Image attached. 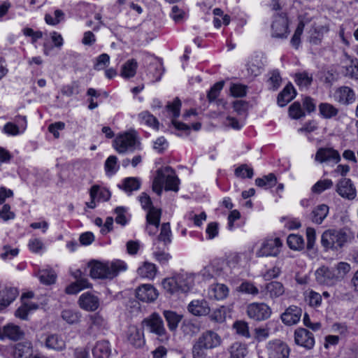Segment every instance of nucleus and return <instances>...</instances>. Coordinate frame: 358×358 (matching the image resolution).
<instances>
[{
    "label": "nucleus",
    "mask_w": 358,
    "mask_h": 358,
    "mask_svg": "<svg viewBox=\"0 0 358 358\" xmlns=\"http://www.w3.org/2000/svg\"><path fill=\"white\" fill-rule=\"evenodd\" d=\"M222 343L221 336L215 331L208 329L202 332L194 341L193 358H206V351L220 347Z\"/></svg>",
    "instance_id": "nucleus-1"
},
{
    "label": "nucleus",
    "mask_w": 358,
    "mask_h": 358,
    "mask_svg": "<svg viewBox=\"0 0 358 358\" xmlns=\"http://www.w3.org/2000/svg\"><path fill=\"white\" fill-rule=\"evenodd\" d=\"M180 180L176 175L175 171L170 166L161 168L157 171L152 182V190L160 196L163 187L166 191L177 192L179 189Z\"/></svg>",
    "instance_id": "nucleus-2"
},
{
    "label": "nucleus",
    "mask_w": 358,
    "mask_h": 358,
    "mask_svg": "<svg viewBox=\"0 0 358 358\" xmlns=\"http://www.w3.org/2000/svg\"><path fill=\"white\" fill-rule=\"evenodd\" d=\"M90 274L92 278L113 279L120 272L127 269V264L121 260H115L105 263L92 262L90 263Z\"/></svg>",
    "instance_id": "nucleus-3"
},
{
    "label": "nucleus",
    "mask_w": 358,
    "mask_h": 358,
    "mask_svg": "<svg viewBox=\"0 0 358 358\" xmlns=\"http://www.w3.org/2000/svg\"><path fill=\"white\" fill-rule=\"evenodd\" d=\"M354 238L353 234L347 229L325 231L321 238V243L327 250H340Z\"/></svg>",
    "instance_id": "nucleus-4"
},
{
    "label": "nucleus",
    "mask_w": 358,
    "mask_h": 358,
    "mask_svg": "<svg viewBox=\"0 0 358 358\" xmlns=\"http://www.w3.org/2000/svg\"><path fill=\"white\" fill-rule=\"evenodd\" d=\"M194 285V275L188 273H176L171 278H165L162 282L164 289L171 294L188 292Z\"/></svg>",
    "instance_id": "nucleus-5"
},
{
    "label": "nucleus",
    "mask_w": 358,
    "mask_h": 358,
    "mask_svg": "<svg viewBox=\"0 0 358 358\" xmlns=\"http://www.w3.org/2000/svg\"><path fill=\"white\" fill-rule=\"evenodd\" d=\"M268 358H289L291 349L285 342L280 339H274L266 345Z\"/></svg>",
    "instance_id": "nucleus-6"
},
{
    "label": "nucleus",
    "mask_w": 358,
    "mask_h": 358,
    "mask_svg": "<svg viewBox=\"0 0 358 358\" xmlns=\"http://www.w3.org/2000/svg\"><path fill=\"white\" fill-rule=\"evenodd\" d=\"M136 136L129 132L117 136L113 141V147L120 154L133 152L136 148Z\"/></svg>",
    "instance_id": "nucleus-7"
},
{
    "label": "nucleus",
    "mask_w": 358,
    "mask_h": 358,
    "mask_svg": "<svg viewBox=\"0 0 358 358\" xmlns=\"http://www.w3.org/2000/svg\"><path fill=\"white\" fill-rule=\"evenodd\" d=\"M282 241L279 238L265 239L256 252L257 257H276L280 253Z\"/></svg>",
    "instance_id": "nucleus-8"
},
{
    "label": "nucleus",
    "mask_w": 358,
    "mask_h": 358,
    "mask_svg": "<svg viewBox=\"0 0 358 358\" xmlns=\"http://www.w3.org/2000/svg\"><path fill=\"white\" fill-rule=\"evenodd\" d=\"M247 314L251 319L262 321L271 316V309L264 303H252L248 306Z\"/></svg>",
    "instance_id": "nucleus-9"
},
{
    "label": "nucleus",
    "mask_w": 358,
    "mask_h": 358,
    "mask_svg": "<svg viewBox=\"0 0 358 358\" xmlns=\"http://www.w3.org/2000/svg\"><path fill=\"white\" fill-rule=\"evenodd\" d=\"M142 324L145 326L150 333L159 337H164L166 331L164 325L162 318L156 313H152L148 317L143 320Z\"/></svg>",
    "instance_id": "nucleus-10"
},
{
    "label": "nucleus",
    "mask_w": 358,
    "mask_h": 358,
    "mask_svg": "<svg viewBox=\"0 0 358 358\" xmlns=\"http://www.w3.org/2000/svg\"><path fill=\"white\" fill-rule=\"evenodd\" d=\"M162 210L155 207L150 208L146 215L145 231L150 236H154L159 228Z\"/></svg>",
    "instance_id": "nucleus-11"
},
{
    "label": "nucleus",
    "mask_w": 358,
    "mask_h": 358,
    "mask_svg": "<svg viewBox=\"0 0 358 358\" xmlns=\"http://www.w3.org/2000/svg\"><path fill=\"white\" fill-rule=\"evenodd\" d=\"M336 191L342 198L348 200H353L357 196V190L353 182L350 179L346 178H342L338 182Z\"/></svg>",
    "instance_id": "nucleus-12"
},
{
    "label": "nucleus",
    "mask_w": 358,
    "mask_h": 358,
    "mask_svg": "<svg viewBox=\"0 0 358 358\" xmlns=\"http://www.w3.org/2000/svg\"><path fill=\"white\" fill-rule=\"evenodd\" d=\"M271 36L277 38H286L289 34L288 20L284 15L275 17L271 25Z\"/></svg>",
    "instance_id": "nucleus-13"
},
{
    "label": "nucleus",
    "mask_w": 358,
    "mask_h": 358,
    "mask_svg": "<svg viewBox=\"0 0 358 358\" xmlns=\"http://www.w3.org/2000/svg\"><path fill=\"white\" fill-rule=\"evenodd\" d=\"M294 342L296 345L310 350L315 345L313 334L304 328H298L294 331Z\"/></svg>",
    "instance_id": "nucleus-14"
},
{
    "label": "nucleus",
    "mask_w": 358,
    "mask_h": 358,
    "mask_svg": "<svg viewBox=\"0 0 358 358\" xmlns=\"http://www.w3.org/2000/svg\"><path fill=\"white\" fill-rule=\"evenodd\" d=\"M302 315V309L297 306H290L281 314L280 319L287 326L296 324Z\"/></svg>",
    "instance_id": "nucleus-15"
},
{
    "label": "nucleus",
    "mask_w": 358,
    "mask_h": 358,
    "mask_svg": "<svg viewBox=\"0 0 358 358\" xmlns=\"http://www.w3.org/2000/svg\"><path fill=\"white\" fill-rule=\"evenodd\" d=\"M315 160L319 163H338L341 161V156L339 152L332 148H320L316 152Z\"/></svg>",
    "instance_id": "nucleus-16"
},
{
    "label": "nucleus",
    "mask_w": 358,
    "mask_h": 358,
    "mask_svg": "<svg viewBox=\"0 0 358 358\" xmlns=\"http://www.w3.org/2000/svg\"><path fill=\"white\" fill-rule=\"evenodd\" d=\"M24 336V332L21 327L13 323L7 324L3 328H0L1 340L8 338L12 341H18Z\"/></svg>",
    "instance_id": "nucleus-17"
},
{
    "label": "nucleus",
    "mask_w": 358,
    "mask_h": 358,
    "mask_svg": "<svg viewBox=\"0 0 358 358\" xmlns=\"http://www.w3.org/2000/svg\"><path fill=\"white\" fill-rule=\"evenodd\" d=\"M78 303L80 308L86 311H95L100 305L98 296L89 292L82 294Z\"/></svg>",
    "instance_id": "nucleus-18"
},
{
    "label": "nucleus",
    "mask_w": 358,
    "mask_h": 358,
    "mask_svg": "<svg viewBox=\"0 0 358 358\" xmlns=\"http://www.w3.org/2000/svg\"><path fill=\"white\" fill-rule=\"evenodd\" d=\"M334 98L338 103L347 106L355 101V93L350 87L342 86L335 90Z\"/></svg>",
    "instance_id": "nucleus-19"
},
{
    "label": "nucleus",
    "mask_w": 358,
    "mask_h": 358,
    "mask_svg": "<svg viewBox=\"0 0 358 358\" xmlns=\"http://www.w3.org/2000/svg\"><path fill=\"white\" fill-rule=\"evenodd\" d=\"M315 275L320 284L333 285L338 282L333 268L322 266L316 271Z\"/></svg>",
    "instance_id": "nucleus-20"
},
{
    "label": "nucleus",
    "mask_w": 358,
    "mask_h": 358,
    "mask_svg": "<svg viewBox=\"0 0 358 358\" xmlns=\"http://www.w3.org/2000/svg\"><path fill=\"white\" fill-rule=\"evenodd\" d=\"M136 294L138 299L144 302L153 301L158 296L157 289L149 284H145L138 287Z\"/></svg>",
    "instance_id": "nucleus-21"
},
{
    "label": "nucleus",
    "mask_w": 358,
    "mask_h": 358,
    "mask_svg": "<svg viewBox=\"0 0 358 358\" xmlns=\"http://www.w3.org/2000/svg\"><path fill=\"white\" fill-rule=\"evenodd\" d=\"M44 345L46 348L57 352H61L66 348V342L60 335L57 334L47 335Z\"/></svg>",
    "instance_id": "nucleus-22"
},
{
    "label": "nucleus",
    "mask_w": 358,
    "mask_h": 358,
    "mask_svg": "<svg viewBox=\"0 0 358 358\" xmlns=\"http://www.w3.org/2000/svg\"><path fill=\"white\" fill-rule=\"evenodd\" d=\"M187 309L189 313L195 316L207 315L210 311L208 303L204 299L191 301Z\"/></svg>",
    "instance_id": "nucleus-23"
},
{
    "label": "nucleus",
    "mask_w": 358,
    "mask_h": 358,
    "mask_svg": "<svg viewBox=\"0 0 358 358\" xmlns=\"http://www.w3.org/2000/svg\"><path fill=\"white\" fill-rule=\"evenodd\" d=\"M18 295V291L15 287H5L0 291V312L8 307Z\"/></svg>",
    "instance_id": "nucleus-24"
},
{
    "label": "nucleus",
    "mask_w": 358,
    "mask_h": 358,
    "mask_svg": "<svg viewBox=\"0 0 358 358\" xmlns=\"http://www.w3.org/2000/svg\"><path fill=\"white\" fill-rule=\"evenodd\" d=\"M127 339L136 348H141L145 344L143 333L136 327H130L128 329Z\"/></svg>",
    "instance_id": "nucleus-25"
},
{
    "label": "nucleus",
    "mask_w": 358,
    "mask_h": 358,
    "mask_svg": "<svg viewBox=\"0 0 358 358\" xmlns=\"http://www.w3.org/2000/svg\"><path fill=\"white\" fill-rule=\"evenodd\" d=\"M229 294L228 287L224 284H213L208 291V296L216 300H222L225 299Z\"/></svg>",
    "instance_id": "nucleus-26"
},
{
    "label": "nucleus",
    "mask_w": 358,
    "mask_h": 358,
    "mask_svg": "<svg viewBox=\"0 0 358 358\" xmlns=\"http://www.w3.org/2000/svg\"><path fill=\"white\" fill-rule=\"evenodd\" d=\"M32 344L30 342L18 343L13 348V357L15 358H29L32 355Z\"/></svg>",
    "instance_id": "nucleus-27"
},
{
    "label": "nucleus",
    "mask_w": 358,
    "mask_h": 358,
    "mask_svg": "<svg viewBox=\"0 0 358 358\" xmlns=\"http://www.w3.org/2000/svg\"><path fill=\"white\" fill-rule=\"evenodd\" d=\"M329 206L326 204L317 206L310 214V219L315 224H320L329 213Z\"/></svg>",
    "instance_id": "nucleus-28"
},
{
    "label": "nucleus",
    "mask_w": 358,
    "mask_h": 358,
    "mask_svg": "<svg viewBox=\"0 0 358 358\" xmlns=\"http://www.w3.org/2000/svg\"><path fill=\"white\" fill-rule=\"evenodd\" d=\"M110 352V346L108 341H98L92 350L94 358H108Z\"/></svg>",
    "instance_id": "nucleus-29"
},
{
    "label": "nucleus",
    "mask_w": 358,
    "mask_h": 358,
    "mask_svg": "<svg viewBox=\"0 0 358 358\" xmlns=\"http://www.w3.org/2000/svg\"><path fill=\"white\" fill-rule=\"evenodd\" d=\"M295 90L292 84L287 85L277 98L278 104L283 107L295 96Z\"/></svg>",
    "instance_id": "nucleus-30"
},
{
    "label": "nucleus",
    "mask_w": 358,
    "mask_h": 358,
    "mask_svg": "<svg viewBox=\"0 0 358 358\" xmlns=\"http://www.w3.org/2000/svg\"><path fill=\"white\" fill-rule=\"evenodd\" d=\"M266 293L271 299H276L284 294L285 289L282 282L271 281L266 285Z\"/></svg>",
    "instance_id": "nucleus-31"
},
{
    "label": "nucleus",
    "mask_w": 358,
    "mask_h": 358,
    "mask_svg": "<svg viewBox=\"0 0 358 358\" xmlns=\"http://www.w3.org/2000/svg\"><path fill=\"white\" fill-rule=\"evenodd\" d=\"M318 108L320 115L325 119L335 118L339 113L338 108L329 103H321Z\"/></svg>",
    "instance_id": "nucleus-32"
},
{
    "label": "nucleus",
    "mask_w": 358,
    "mask_h": 358,
    "mask_svg": "<svg viewBox=\"0 0 358 358\" xmlns=\"http://www.w3.org/2000/svg\"><path fill=\"white\" fill-rule=\"evenodd\" d=\"M157 271L155 264L150 262H144L137 270L139 276L150 280H152L155 277Z\"/></svg>",
    "instance_id": "nucleus-33"
},
{
    "label": "nucleus",
    "mask_w": 358,
    "mask_h": 358,
    "mask_svg": "<svg viewBox=\"0 0 358 358\" xmlns=\"http://www.w3.org/2000/svg\"><path fill=\"white\" fill-rule=\"evenodd\" d=\"M118 187L127 193L131 194L133 191L140 189L141 180L138 178H127L123 180L122 185H118Z\"/></svg>",
    "instance_id": "nucleus-34"
},
{
    "label": "nucleus",
    "mask_w": 358,
    "mask_h": 358,
    "mask_svg": "<svg viewBox=\"0 0 358 358\" xmlns=\"http://www.w3.org/2000/svg\"><path fill=\"white\" fill-rule=\"evenodd\" d=\"M230 358H245L248 354L247 345L240 342H235L229 348Z\"/></svg>",
    "instance_id": "nucleus-35"
},
{
    "label": "nucleus",
    "mask_w": 358,
    "mask_h": 358,
    "mask_svg": "<svg viewBox=\"0 0 358 358\" xmlns=\"http://www.w3.org/2000/svg\"><path fill=\"white\" fill-rule=\"evenodd\" d=\"M137 62L134 59H129L122 66L121 76L124 78H132L136 73Z\"/></svg>",
    "instance_id": "nucleus-36"
},
{
    "label": "nucleus",
    "mask_w": 358,
    "mask_h": 358,
    "mask_svg": "<svg viewBox=\"0 0 358 358\" xmlns=\"http://www.w3.org/2000/svg\"><path fill=\"white\" fill-rule=\"evenodd\" d=\"M163 314L168 324L169 329L171 331H175L182 319L181 315L171 310H164Z\"/></svg>",
    "instance_id": "nucleus-37"
},
{
    "label": "nucleus",
    "mask_w": 358,
    "mask_h": 358,
    "mask_svg": "<svg viewBox=\"0 0 358 358\" xmlns=\"http://www.w3.org/2000/svg\"><path fill=\"white\" fill-rule=\"evenodd\" d=\"M157 243H163L167 246L171 242V231L169 222L163 223L161 226L160 234L157 238Z\"/></svg>",
    "instance_id": "nucleus-38"
},
{
    "label": "nucleus",
    "mask_w": 358,
    "mask_h": 358,
    "mask_svg": "<svg viewBox=\"0 0 358 358\" xmlns=\"http://www.w3.org/2000/svg\"><path fill=\"white\" fill-rule=\"evenodd\" d=\"M138 119L141 124H144L156 129H158L159 128V122L157 119L147 110L139 113Z\"/></svg>",
    "instance_id": "nucleus-39"
},
{
    "label": "nucleus",
    "mask_w": 358,
    "mask_h": 358,
    "mask_svg": "<svg viewBox=\"0 0 358 358\" xmlns=\"http://www.w3.org/2000/svg\"><path fill=\"white\" fill-rule=\"evenodd\" d=\"M336 278H337L338 281H341L343 280L347 274L350 271L351 266L350 264L344 262H338L337 264L333 267Z\"/></svg>",
    "instance_id": "nucleus-40"
},
{
    "label": "nucleus",
    "mask_w": 358,
    "mask_h": 358,
    "mask_svg": "<svg viewBox=\"0 0 358 358\" xmlns=\"http://www.w3.org/2000/svg\"><path fill=\"white\" fill-rule=\"evenodd\" d=\"M287 243L289 248L294 250H302L305 245L303 238L297 234L289 235Z\"/></svg>",
    "instance_id": "nucleus-41"
},
{
    "label": "nucleus",
    "mask_w": 358,
    "mask_h": 358,
    "mask_svg": "<svg viewBox=\"0 0 358 358\" xmlns=\"http://www.w3.org/2000/svg\"><path fill=\"white\" fill-rule=\"evenodd\" d=\"M277 183V178L273 173H269L263 178H258L255 180V184L260 187L266 189L271 188Z\"/></svg>",
    "instance_id": "nucleus-42"
},
{
    "label": "nucleus",
    "mask_w": 358,
    "mask_h": 358,
    "mask_svg": "<svg viewBox=\"0 0 358 358\" xmlns=\"http://www.w3.org/2000/svg\"><path fill=\"white\" fill-rule=\"evenodd\" d=\"M313 74L303 71L295 74V82L301 87L308 88L313 82Z\"/></svg>",
    "instance_id": "nucleus-43"
},
{
    "label": "nucleus",
    "mask_w": 358,
    "mask_h": 358,
    "mask_svg": "<svg viewBox=\"0 0 358 358\" xmlns=\"http://www.w3.org/2000/svg\"><path fill=\"white\" fill-rule=\"evenodd\" d=\"M264 64L258 56H255L248 64V71L252 76H257L261 73Z\"/></svg>",
    "instance_id": "nucleus-44"
},
{
    "label": "nucleus",
    "mask_w": 358,
    "mask_h": 358,
    "mask_svg": "<svg viewBox=\"0 0 358 358\" xmlns=\"http://www.w3.org/2000/svg\"><path fill=\"white\" fill-rule=\"evenodd\" d=\"M282 83V78L278 70H273L268 73V78L267 80L268 89L273 91L277 90Z\"/></svg>",
    "instance_id": "nucleus-45"
},
{
    "label": "nucleus",
    "mask_w": 358,
    "mask_h": 358,
    "mask_svg": "<svg viewBox=\"0 0 358 358\" xmlns=\"http://www.w3.org/2000/svg\"><path fill=\"white\" fill-rule=\"evenodd\" d=\"M39 278L42 283L51 285L55 282L57 275L51 268H47L39 271Z\"/></svg>",
    "instance_id": "nucleus-46"
},
{
    "label": "nucleus",
    "mask_w": 358,
    "mask_h": 358,
    "mask_svg": "<svg viewBox=\"0 0 358 358\" xmlns=\"http://www.w3.org/2000/svg\"><path fill=\"white\" fill-rule=\"evenodd\" d=\"M61 316L67 323L72 324L78 323L80 321L81 315L78 311L66 309L62 312Z\"/></svg>",
    "instance_id": "nucleus-47"
},
{
    "label": "nucleus",
    "mask_w": 358,
    "mask_h": 358,
    "mask_svg": "<svg viewBox=\"0 0 358 358\" xmlns=\"http://www.w3.org/2000/svg\"><path fill=\"white\" fill-rule=\"evenodd\" d=\"M344 75L351 79L358 80V61L351 59L350 64L345 67Z\"/></svg>",
    "instance_id": "nucleus-48"
},
{
    "label": "nucleus",
    "mask_w": 358,
    "mask_h": 358,
    "mask_svg": "<svg viewBox=\"0 0 358 358\" xmlns=\"http://www.w3.org/2000/svg\"><path fill=\"white\" fill-rule=\"evenodd\" d=\"M305 27V24L303 21H300L297 25V27L294 33V35L292 36L290 43L292 45L296 48L298 49L300 44H301V36L303 34V29Z\"/></svg>",
    "instance_id": "nucleus-49"
},
{
    "label": "nucleus",
    "mask_w": 358,
    "mask_h": 358,
    "mask_svg": "<svg viewBox=\"0 0 358 358\" xmlns=\"http://www.w3.org/2000/svg\"><path fill=\"white\" fill-rule=\"evenodd\" d=\"M289 115L292 119L297 120L304 117L306 113L302 109L301 103L299 101H295L289 107Z\"/></svg>",
    "instance_id": "nucleus-50"
},
{
    "label": "nucleus",
    "mask_w": 358,
    "mask_h": 358,
    "mask_svg": "<svg viewBox=\"0 0 358 358\" xmlns=\"http://www.w3.org/2000/svg\"><path fill=\"white\" fill-rule=\"evenodd\" d=\"M333 186V182L330 179L320 180L317 181L312 187V191L316 194H320L324 190L331 188Z\"/></svg>",
    "instance_id": "nucleus-51"
},
{
    "label": "nucleus",
    "mask_w": 358,
    "mask_h": 358,
    "mask_svg": "<svg viewBox=\"0 0 358 358\" xmlns=\"http://www.w3.org/2000/svg\"><path fill=\"white\" fill-rule=\"evenodd\" d=\"M235 176L241 178H252L253 177V169L247 164H242L235 169Z\"/></svg>",
    "instance_id": "nucleus-52"
},
{
    "label": "nucleus",
    "mask_w": 358,
    "mask_h": 358,
    "mask_svg": "<svg viewBox=\"0 0 358 358\" xmlns=\"http://www.w3.org/2000/svg\"><path fill=\"white\" fill-rule=\"evenodd\" d=\"M64 14L61 10H56L53 15L50 13L45 14V20L48 24L55 25L64 18Z\"/></svg>",
    "instance_id": "nucleus-53"
},
{
    "label": "nucleus",
    "mask_w": 358,
    "mask_h": 358,
    "mask_svg": "<svg viewBox=\"0 0 358 358\" xmlns=\"http://www.w3.org/2000/svg\"><path fill=\"white\" fill-rule=\"evenodd\" d=\"M224 85V81H219L213 85L208 92V99L210 101L215 100Z\"/></svg>",
    "instance_id": "nucleus-54"
},
{
    "label": "nucleus",
    "mask_w": 358,
    "mask_h": 358,
    "mask_svg": "<svg viewBox=\"0 0 358 358\" xmlns=\"http://www.w3.org/2000/svg\"><path fill=\"white\" fill-rule=\"evenodd\" d=\"M117 158L114 155H110L108 157L105 162V169L106 173L110 175H113L118 170V166L117 165Z\"/></svg>",
    "instance_id": "nucleus-55"
},
{
    "label": "nucleus",
    "mask_w": 358,
    "mask_h": 358,
    "mask_svg": "<svg viewBox=\"0 0 358 358\" xmlns=\"http://www.w3.org/2000/svg\"><path fill=\"white\" fill-rule=\"evenodd\" d=\"M61 92L63 95L66 96H71L73 94H78L80 93L79 83L74 81L69 85H64L61 90Z\"/></svg>",
    "instance_id": "nucleus-56"
},
{
    "label": "nucleus",
    "mask_w": 358,
    "mask_h": 358,
    "mask_svg": "<svg viewBox=\"0 0 358 358\" xmlns=\"http://www.w3.org/2000/svg\"><path fill=\"white\" fill-rule=\"evenodd\" d=\"M90 329L96 327V329L105 328L106 322L105 319L98 313L92 315L90 317Z\"/></svg>",
    "instance_id": "nucleus-57"
},
{
    "label": "nucleus",
    "mask_w": 358,
    "mask_h": 358,
    "mask_svg": "<svg viewBox=\"0 0 358 358\" xmlns=\"http://www.w3.org/2000/svg\"><path fill=\"white\" fill-rule=\"evenodd\" d=\"M239 291L248 294H252L253 296L257 295L259 294V289L252 282L249 281L243 282L239 286Z\"/></svg>",
    "instance_id": "nucleus-58"
},
{
    "label": "nucleus",
    "mask_w": 358,
    "mask_h": 358,
    "mask_svg": "<svg viewBox=\"0 0 358 358\" xmlns=\"http://www.w3.org/2000/svg\"><path fill=\"white\" fill-rule=\"evenodd\" d=\"M230 92L233 96L243 97L247 93V86L242 84L233 83L230 87Z\"/></svg>",
    "instance_id": "nucleus-59"
},
{
    "label": "nucleus",
    "mask_w": 358,
    "mask_h": 358,
    "mask_svg": "<svg viewBox=\"0 0 358 358\" xmlns=\"http://www.w3.org/2000/svg\"><path fill=\"white\" fill-rule=\"evenodd\" d=\"M116 214L115 222L122 226L125 225L128 220L127 218V208L122 206H118L115 209Z\"/></svg>",
    "instance_id": "nucleus-60"
},
{
    "label": "nucleus",
    "mask_w": 358,
    "mask_h": 358,
    "mask_svg": "<svg viewBox=\"0 0 358 358\" xmlns=\"http://www.w3.org/2000/svg\"><path fill=\"white\" fill-rule=\"evenodd\" d=\"M306 301L311 307L317 308L321 305L322 296L314 291L310 292Z\"/></svg>",
    "instance_id": "nucleus-61"
},
{
    "label": "nucleus",
    "mask_w": 358,
    "mask_h": 358,
    "mask_svg": "<svg viewBox=\"0 0 358 358\" xmlns=\"http://www.w3.org/2000/svg\"><path fill=\"white\" fill-rule=\"evenodd\" d=\"M153 256L155 259L162 264H166L171 258V256L169 253L166 252L163 250H161L159 248H157V250L154 251Z\"/></svg>",
    "instance_id": "nucleus-62"
},
{
    "label": "nucleus",
    "mask_w": 358,
    "mask_h": 358,
    "mask_svg": "<svg viewBox=\"0 0 358 358\" xmlns=\"http://www.w3.org/2000/svg\"><path fill=\"white\" fill-rule=\"evenodd\" d=\"M110 57L108 54L103 53L100 55L96 58V62L94 66V69L99 71L105 69L108 65Z\"/></svg>",
    "instance_id": "nucleus-63"
},
{
    "label": "nucleus",
    "mask_w": 358,
    "mask_h": 358,
    "mask_svg": "<svg viewBox=\"0 0 358 358\" xmlns=\"http://www.w3.org/2000/svg\"><path fill=\"white\" fill-rule=\"evenodd\" d=\"M234 328L236 329V332L246 338L250 336L249 327L246 322L243 321L236 322L234 324Z\"/></svg>",
    "instance_id": "nucleus-64"
}]
</instances>
